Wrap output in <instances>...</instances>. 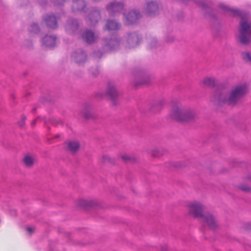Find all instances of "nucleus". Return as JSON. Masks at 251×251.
<instances>
[{
    "label": "nucleus",
    "instance_id": "obj_17",
    "mask_svg": "<svg viewBox=\"0 0 251 251\" xmlns=\"http://www.w3.org/2000/svg\"><path fill=\"white\" fill-rule=\"evenodd\" d=\"M100 13L98 11L94 12L91 13L89 16V19L91 24H94L98 22V20L100 18Z\"/></svg>",
    "mask_w": 251,
    "mask_h": 251
},
{
    "label": "nucleus",
    "instance_id": "obj_6",
    "mask_svg": "<svg viewBox=\"0 0 251 251\" xmlns=\"http://www.w3.org/2000/svg\"><path fill=\"white\" fill-rule=\"evenodd\" d=\"M124 5L121 3L113 2L107 5L106 9L111 14L120 12L123 9Z\"/></svg>",
    "mask_w": 251,
    "mask_h": 251
},
{
    "label": "nucleus",
    "instance_id": "obj_18",
    "mask_svg": "<svg viewBox=\"0 0 251 251\" xmlns=\"http://www.w3.org/2000/svg\"><path fill=\"white\" fill-rule=\"evenodd\" d=\"M75 61L78 63L84 62L86 59V54L82 51L79 53H76L74 55Z\"/></svg>",
    "mask_w": 251,
    "mask_h": 251
},
{
    "label": "nucleus",
    "instance_id": "obj_14",
    "mask_svg": "<svg viewBox=\"0 0 251 251\" xmlns=\"http://www.w3.org/2000/svg\"><path fill=\"white\" fill-rule=\"evenodd\" d=\"M106 28L108 30H115L120 28V25L113 20H108L106 24Z\"/></svg>",
    "mask_w": 251,
    "mask_h": 251
},
{
    "label": "nucleus",
    "instance_id": "obj_1",
    "mask_svg": "<svg viewBox=\"0 0 251 251\" xmlns=\"http://www.w3.org/2000/svg\"><path fill=\"white\" fill-rule=\"evenodd\" d=\"M186 207L188 214L199 218L204 226H207L211 229L217 226V221L212 215L203 214L204 207L200 202L196 201L190 202Z\"/></svg>",
    "mask_w": 251,
    "mask_h": 251
},
{
    "label": "nucleus",
    "instance_id": "obj_3",
    "mask_svg": "<svg viewBox=\"0 0 251 251\" xmlns=\"http://www.w3.org/2000/svg\"><path fill=\"white\" fill-rule=\"evenodd\" d=\"M196 114L193 111L176 106L174 107L170 114L171 119L178 122H189L196 117Z\"/></svg>",
    "mask_w": 251,
    "mask_h": 251
},
{
    "label": "nucleus",
    "instance_id": "obj_26",
    "mask_svg": "<svg viewBox=\"0 0 251 251\" xmlns=\"http://www.w3.org/2000/svg\"><path fill=\"white\" fill-rule=\"evenodd\" d=\"M54 1L57 4H61L65 0H54Z\"/></svg>",
    "mask_w": 251,
    "mask_h": 251
},
{
    "label": "nucleus",
    "instance_id": "obj_4",
    "mask_svg": "<svg viewBox=\"0 0 251 251\" xmlns=\"http://www.w3.org/2000/svg\"><path fill=\"white\" fill-rule=\"evenodd\" d=\"M239 40L243 44H247L249 42V39L251 37V25L246 21L242 20L240 22L239 29Z\"/></svg>",
    "mask_w": 251,
    "mask_h": 251
},
{
    "label": "nucleus",
    "instance_id": "obj_20",
    "mask_svg": "<svg viewBox=\"0 0 251 251\" xmlns=\"http://www.w3.org/2000/svg\"><path fill=\"white\" fill-rule=\"evenodd\" d=\"M139 41V37L138 35L137 34H133L131 36L130 38L128 39V41L129 43H131L132 42H136V45H137L138 44Z\"/></svg>",
    "mask_w": 251,
    "mask_h": 251
},
{
    "label": "nucleus",
    "instance_id": "obj_5",
    "mask_svg": "<svg viewBox=\"0 0 251 251\" xmlns=\"http://www.w3.org/2000/svg\"><path fill=\"white\" fill-rule=\"evenodd\" d=\"M140 17V14L136 11H132L125 16V23L127 25L135 23Z\"/></svg>",
    "mask_w": 251,
    "mask_h": 251
},
{
    "label": "nucleus",
    "instance_id": "obj_15",
    "mask_svg": "<svg viewBox=\"0 0 251 251\" xmlns=\"http://www.w3.org/2000/svg\"><path fill=\"white\" fill-rule=\"evenodd\" d=\"M67 145L68 150L72 153L76 152L79 148V144L76 141H70Z\"/></svg>",
    "mask_w": 251,
    "mask_h": 251
},
{
    "label": "nucleus",
    "instance_id": "obj_9",
    "mask_svg": "<svg viewBox=\"0 0 251 251\" xmlns=\"http://www.w3.org/2000/svg\"><path fill=\"white\" fill-rule=\"evenodd\" d=\"M82 38L87 43L91 44L95 41L96 36L93 32L90 30H86L83 34Z\"/></svg>",
    "mask_w": 251,
    "mask_h": 251
},
{
    "label": "nucleus",
    "instance_id": "obj_10",
    "mask_svg": "<svg viewBox=\"0 0 251 251\" xmlns=\"http://www.w3.org/2000/svg\"><path fill=\"white\" fill-rule=\"evenodd\" d=\"M47 25L51 28H55L57 27L56 19L54 16H47L45 19Z\"/></svg>",
    "mask_w": 251,
    "mask_h": 251
},
{
    "label": "nucleus",
    "instance_id": "obj_13",
    "mask_svg": "<svg viewBox=\"0 0 251 251\" xmlns=\"http://www.w3.org/2000/svg\"><path fill=\"white\" fill-rule=\"evenodd\" d=\"M158 10V5L154 2L151 1L147 3V12L149 15L155 13Z\"/></svg>",
    "mask_w": 251,
    "mask_h": 251
},
{
    "label": "nucleus",
    "instance_id": "obj_2",
    "mask_svg": "<svg viewBox=\"0 0 251 251\" xmlns=\"http://www.w3.org/2000/svg\"><path fill=\"white\" fill-rule=\"evenodd\" d=\"M247 92V88L246 85H239L234 88L229 94H227L225 91L217 92L215 95V99L220 104L226 103L233 105Z\"/></svg>",
    "mask_w": 251,
    "mask_h": 251
},
{
    "label": "nucleus",
    "instance_id": "obj_28",
    "mask_svg": "<svg viewBox=\"0 0 251 251\" xmlns=\"http://www.w3.org/2000/svg\"><path fill=\"white\" fill-rule=\"evenodd\" d=\"M223 8L224 9H226V8H227V7H226V6H224V7H223Z\"/></svg>",
    "mask_w": 251,
    "mask_h": 251
},
{
    "label": "nucleus",
    "instance_id": "obj_23",
    "mask_svg": "<svg viewBox=\"0 0 251 251\" xmlns=\"http://www.w3.org/2000/svg\"><path fill=\"white\" fill-rule=\"evenodd\" d=\"M90 205V201L85 200H80L79 201V205L82 207H86Z\"/></svg>",
    "mask_w": 251,
    "mask_h": 251
},
{
    "label": "nucleus",
    "instance_id": "obj_7",
    "mask_svg": "<svg viewBox=\"0 0 251 251\" xmlns=\"http://www.w3.org/2000/svg\"><path fill=\"white\" fill-rule=\"evenodd\" d=\"M245 181L247 184L240 185L239 189L245 192H251V174L246 176Z\"/></svg>",
    "mask_w": 251,
    "mask_h": 251
},
{
    "label": "nucleus",
    "instance_id": "obj_25",
    "mask_svg": "<svg viewBox=\"0 0 251 251\" xmlns=\"http://www.w3.org/2000/svg\"><path fill=\"white\" fill-rule=\"evenodd\" d=\"M158 151V150H154L151 151V154L152 155H153L154 156H157Z\"/></svg>",
    "mask_w": 251,
    "mask_h": 251
},
{
    "label": "nucleus",
    "instance_id": "obj_19",
    "mask_svg": "<svg viewBox=\"0 0 251 251\" xmlns=\"http://www.w3.org/2000/svg\"><path fill=\"white\" fill-rule=\"evenodd\" d=\"M23 162L25 166L30 167L34 163V159L29 155H27L24 158Z\"/></svg>",
    "mask_w": 251,
    "mask_h": 251
},
{
    "label": "nucleus",
    "instance_id": "obj_22",
    "mask_svg": "<svg viewBox=\"0 0 251 251\" xmlns=\"http://www.w3.org/2000/svg\"><path fill=\"white\" fill-rule=\"evenodd\" d=\"M119 157L124 161L127 162L131 160V158L126 154H122Z\"/></svg>",
    "mask_w": 251,
    "mask_h": 251
},
{
    "label": "nucleus",
    "instance_id": "obj_8",
    "mask_svg": "<svg viewBox=\"0 0 251 251\" xmlns=\"http://www.w3.org/2000/svg\"><path fill=\"white\" fill-rule=\"evenodd\" d=\"M85 7L84 0H73L72 4V10L74 12L79 11Z\"/></svg>",
    "mask_w": 251,
    "mask_h": 251
},
{
    "label": "nucleus",
    "instance_id": "obj_24",
    "mask_svg": "<svg viewBox=\"0 0 251 251\" xmlns=\"http://www.w3.org/2000/svg\"><path fill=\"white\" fill-rule=\"evenodd\" d=\"M228 10L231 11L234 15H238L239 14V11L237 10L231 9L229 8L228 9Z\"/></svg>",
    "mask_w": 251,
    "mask_h": 251
},
{
    "label": "nucleus",
    "instance_id": "obj_21",
    "mask_svg": "<svg viewBox=\"0 0 251 251\" xmlns=\"http://www.w3.org/2000/svg\"><path fill=\"white\" fill-rule=\"evenodd\" d=\"M242 57L245 61L251 64V53L248 52L243 53Z\"/></svg>",
    "mask_w": 251,
    "mask_h": 251
},
{
    "label": "nucleus",
    "instance_id": "obj_11",
    "mask_svg": "<svg viewBox=\"0 0 251 251\" xmlns=\"http://www.w3.org/2000/svg\"><path fill=\"white\" fill-rule=\"evenodd\" d=\"M107 95L111 100H114L117 97L118 93L115 87L113 85L109 84L108 85Z\"/></svg>",
    "mask_w": 251,
    "mask_h": 251
},
{
    "label": "nucleus",
    "instance_id": "obj_16",
    "mask_svg": "<svg viewBox=\"0 0 251 251\" xmlns=\"http://www.w3.org/2000/svg\"><path fill=\"white\" fill-rule=\"evenodd\" d=\"M202 84L205 86L214 87L216 84V79L213 77H207L202 80Z\"/></svg>",
    "mask_w": 251,
    "mask_h": 251
},
{
    "label": "nucleus",
    "instance_id": "obj_12",
    "mask_svg": "<svg viewBox=\"0 0 251 251\" xmlns=\"http://www.w3.org/2000/svg\"><path fill=\"white\" fill-rule=\"evenodd\" d=\"M56 38L54 36H46L43 38V43L46 46L52 47L55 45Z\"/></svg>",
    "mask_w": 251,
    "mask_h": 251
},
{
    "label": "nucleus",
    "instance_id": "obj_27",
    "mask_svg": "<svg viewBox=\"0 0 251 251\" xmlns=\"http://www.w3.org/2000/svg\"><path fill=\"white\" fill-rule=\"evenodd\" d=\"M26 230L29 233H31L33 230V229L31 227H27Z\"/></svg>",
    "mask_w": 251,
    "mask_h": 251
}]
</instances>
